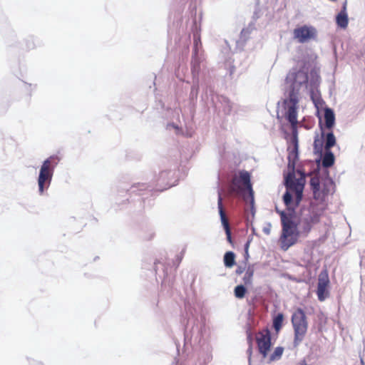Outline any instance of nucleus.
I'll return each instance as SVG.
<instances>
[{
  "label": "nucleus",
  "mask_w": 365,
  "mask_h": 365,
  "mask_svg": "<svg viewBox=\"0 0 365 365\" xmlns=\"http://www.w3.org/2000/svg\"><path fill=\"white\" fill-rule=\"evenodd\" d=\"M235 255L232 252H227L224 256V264L227 267H232L235 264Z\"/></svg>",
  "instance_id": "19"
},
{
  "label": "nucleus",
  "mask_w": 365,
  "mask_h": 365,
  "mask_svg": "<svg viewBox=\"0 0 365 365\" xmlns=\"http://www.w3.org/2000/svg\"><path fill=\"white\" fill-rule=\"evenodd\" d=\"M312 225L305 218H303L299 222L300 236L307 237L312 228Z\"/></svg>",
  "instance_id": "14"
},
{
  "label": "nucleus",
  "mask_w": 365,
  "mask_h": 365,
  "mask_svg": "<svg viewBox=\"0 0 365 365\" xmlns=\"http://www.w3.org/2000/svg\"><path fill=\"white\" fill-rule=\"evenodd\" d=\"M336 22L338 26L346 29L348 26L349 19L346 13V4L344 3L343 9L336 16Z\"/></svg>",
  "instance_id": "12"
},
{
  "label": "nucleus",
  "mask_w": 365,
  "mask_h": 365,
  "mask_svg": "<svg viewBox=\"0 0 365 365\" xmlns=\"http://www.w3.org/2000/svg\"><path fill=\"white\" fill-rule=\"evenodd\" d=\"M284 321V314L282 313H279L274 319H273V327L275 331H279L282 327Z\"/></svg>",
  "instance_id": "20"
},
{
  "label": "nucleus",
  "mask_w": 365,
  "mask_h": 365,
  "mask_svg": "<svg viewBox=\"0 0 365 365\" xmlns=\"http://www.w3.org/2000/svg\"><path fill=\"white\" fill-rule=\"evenodd\" d=\"M291 322L294 329V344L297 346L304 340L308 330L305 312L301 308H297L292 313Z\"/></svg>",
  "instance_id": "3"
},
{
  "label": "nucleus",
  "mask_w": 365,
  "mask_h": 365,
  "mask_svg": "<svg viewBox=\"0 0 365 365\" xmlns=\"http://www.w3.org/2000/svg\"><path fill=\"white\" fill-rule=\"evenodd\" d=\"M247 293V289L242 284L237 285L234 289V294L236 298L242 299Z\"/></svg>",
  "instance_id": "22"
},
{
  "label": "nucleus",
  "mask_w": 365,
  "mask_h": 365,
  "mask_svg": "<svg viewBox=\"0 0 365 365\" xmlns=\"http://www.w3.org/2000/svg\"><path fill=\"white\" fill-rule=\"evenodd\" d=\"M324 119H325L326 127L328 129H331L334 126V122H335L334 113L331 108H325Z\"/></svg>",
  "instance_id": "13"
},
{
  "label": "nucleus",
  "mask_w": 365,
  "mask_h": 365,
  "mask_svg": "<svg viewBox=\"0 0 365 365\" xmlns=\"http://www.w3.org/2000/svg\"><path fill=\"white\" fill-rule=\"evenodd\" d=\"M361 363L362 365H364V359L362 358H361Z\"/></svg>",
  "instance_id": "31"
},
{
  "label": "nucleus",
  "mask_w": 365,
  "mask_h": 365,
  "mask_svg": "<svg viewBox=\"0 0 365 365\" xmlns=\"http://www.w3.org/2000/svg\"><path fill=\"white\" fill-rule=\"evenodd\" d=\"M294 81L300 85L306 83L308 81V76L307 73L302 71H299L295 75Z\"/></svg>",
  "instance_id": "21"
},
{
  "label": "nucleus",
  "mask_w": 365,
  "mask_h": 365,
  "mask_svg": "<svg viewBox=\"0 0 365 365\" xmlns=\"http://www.w3.org/2000/svg\"><path fill=\"white\" fill-rule=\"evenodd\" d=\"M293 147L288 148V169L289 173L285 178V183L288 188L296 192L298 200L302 198V192L305 184V174L300 170H295V165L298 160V142L297 135L293 138Z\"/></svg>",
  "instance_id": "1"
},
{
  "label": "nucleus",
  "mask_w": 365,
  "mask_h": 365,
  "mask_svg": "<svg viewBox=\"0 0 365 365\" xmlns=\"http://www.w3.org/2000/svg\"><path fill=\"white\" fill-rule=\"evenodd\" d=\"M334 155L331 150H325V153L322 158V166L324 168H329L334 163Z\"/></svg>",
  "instance_id": "15"
},
{
  "label": "nucleus",
  "mask_w": 365,
  "mask_h": 365,
  "mask_svg": "<svg viewBox=\"0 0 365 365\" xmlns=\"http://www.w3.org/2000/svg\"><path fill=\"white\" fill-rule=\"evenodd\" d=\"M60 159L58 156H51L46 159L41 167L38 178L39 192L42 194L44 187H48L51 183L53 169L58 163Z\"/></svg>",
  "instance_id": "4"
},
{
  "label": "nucleus",
  "mask_w": 365,
  "mask_h": 365,
  "mask_svg": "<svg viewBox=\"0 0 365 365\" xmlns=\"http://www.w3.org/2000/svg\"><path fill=\"white\" fill-rule=\"evenodd\" d=\"M329 284V279L327 272H321L318 278V284L317 294L318 299L321 302L324 301L329 296L328 287Z\"/></svg>",
  "instance_id": "9"
},
{
  "label": "nucleus",
  "mask_w": 365,
  "mask_h": 365,
  "mask_svg": "<svg viewBox=\"0 0 365 365\" xmlns=\"http://www.w3.org/2000/svg\"><path fill=\"white\" fill-rule=\"evenodd\" d=\"M336 144V138L332 132L328 133L326 136L324 149L330 150V149Z\"/></svg>",
  "instance_id": "18"
},
{
  "label": "nucleus",
  "mask_w": 365,
  "mask_h": 365,
  "mask_svg": "<svg viewBox=\"0 0 365 365\" xmlns=\"http://www.w3.org/2000/svg\"><path fill=\"white\" fill-rule=\"evenodd\" d=\"M254 275V268L252 267H248L245 275L242 278V281L245 285H250L252 283V278Z\"/></svg>",
  "instance_id": "17"
},
{
  "label": "nucleus",
  "mask_w": 365,
  "mask_h": 365,
  "mask_svg": "<svg viewBox=\"0 0 365 365\" xmlns=\"http://www.w3.org/2000/svg\"><path fill=\"white\" fill-rule=\"evenodd\" d=\"M294 38L299 43H304L314 39L317 36V31L312 26H302L296 28L293 31Z\"/></svg>",
  "instance_id": "8"
},
{
  "label": "nucleus",
  "mask_w": 365,
  "mask_h": 365,
  "mask_svg": "<svg viewBox=\"0 0 365 365\" xmlns=\"http://www.w3.org/2000/svg\"><path fill=\"white\" fill-rule=\"evenodd\" d=\"M286 187H287V191L284 193V197H283L284 204L287 206H289L291 205L292 201V194H294L295 196L296 204L298 205L299 203V202L302 200V198L300 200H298L297 197L296 192L294 190H289L287 185H286Z\"/></svg>",
  "instance_id": "16"
},
{
  "label": "nucleus",
  "mask_w": 365,
  "mask_h": 365,
  "mask_svg": "<svg viewBox=\"0 0 365 365\" xmlns=\"http://www.w3.org/2000/svg\"><path fill=\"white\" fill-rule=\"evenodd\" d=\"M322 145V142L320 140H314V146L315 149L321 148Z\"/></svg>",
  "instance_id": "28"
},
{
  "label": "nucleus",
  "mask_w": 365,
  "mask_h": 365,
  "mask_svg": "<svg viewBox=\"0 0 365 365\" xmlns=\"http://www.w3.org/2000/svg\"><path fill=\"white\" fill-rule=\"evenodd\" d=\"M310 185L312 187V191L320 188L322 184H320L319 179L318 178H312L310 180Z\"/></svg>",
  "instance_id": "26"
},
{
  "label": "nucleus",
  "mask_w": 365,
  "mask_h": 365,
  "mask_svg": "<svg viewBox=\"0 0 365 365\" xmlns=\"http://www.w3.org/2000/svg\"><path fill=\"white\" fill-rule=\"evenodd\" d=\"M250 244V241H247L245 246V253L247 255L248 254V249H249Z\"/></svg>",
  "instance_id": "29"
},
{
  "label": "nucleus",
  "mask_w": 365,
  "mask_h": 365,
  "mask_svg": "<svg viewBox=\"0 0 365 365\" xmlns=\"http://www.w3.org/2000/svg\"><path fill=\"white\" fill-rule=\"evenodd\" d=\"M284 351V349L281 346L276 347L274 352L271 354L269 357V361H275L282 356Z\"/></svg>",
  "instance_id": "23"
},
{
  "label": "nucleus",
  "mask_w": 365,
  "mask_h": 365,
  "mask_svg": "<svg viewBox=\"0 0 365 365\" xmlns=\"http://www.w3.org/2000/svg\"><path fill=\"white\" fill-rule=\"evenodd\" d=\"M304 218L307 219L312 225H314L319 222L320 215L317 213H312Z\"/></svg>",
  "instance_id": "24"
},
{
  "label": "nucleus",
  "mask_w": 365,
  "mask_h": 365,
  "mask_svg": "<svg viewBox=\"0 0 365 365\" xmlns=\"http://www.w3.org/2000/svg\"><path fill=\"white\" fill-rule=\"evenodd\" d=\"M334 185L331 180H326L320 188H318L313 191L314 198L320 202L325 201L326 197L331 192V190L334 189Z\"/></svg>",
  "instance_id": "10"
},
{
  "label": "nucleus",
  "mask_w": 365,
  "mask_h": 365,
  "mask_svg": "<svg viewBox=\"0 0 365 365\" xmlns=\"http://www.w3.org/2000/svg\"><path fill=\"white\" fill-rule=\"evenodd\" d=\"M202 46L200 38L197 35L194 36V53L197 55L199 46Z\"/></svg>",
  "instance_id": "25"
},
{
  "label": "nucleus",
  "mask_w": 365,
  "mask_h": 365,
  "mask_svg": "<svg viewBox=\"0 0 365 365\" xmlns=\"http://www.w3.org/2000/svg\"><path fill=\"white\" fill-rule=\"evenodd\" d=\"M247 340L249 344V349L247 351L250 353V354H251L252 350L253 338H252V334L250 329H248L247 331Z\"/></svg>",
  "instance_id": "27"
},
{
  "label": "nucleus",
  "mask_w": 365,
  "mask_h": 365,
  "mask_svg": "<svg viewBox=\"0 0 365 365\" xmlns=\"http://www.w3.org/2000/svg\"><path fill=\"white\" fill-rule=\"evenodd\" d=\"M255 340L259 354L265 359L272 345L269 330L268 329H264L259 331L255 335Z\"/></svg>",
  "instance_id": "7"
},
{
  "label": "nucleus",
  "mask_w": 365,
  "mask_h": 365,
  "mask_svg": "<svg viewBox=\"0 0 365 365\" xmlns=\"http://www.w3.org/2000/svg\"><path fill=\"white\" fill-rule=\"evenodd\" d=\"M242 273V269H241V267H238L237 269H236V274H240Z\"/></svg>",
  "instance_id": "30"
},
{
  "label": "nucleus",
  "mask_w": 365,
  "mask_h": 365,
  "mask_svg": "<svg viewBox=\"0 0 365 365\" xmlns=\"http://www.w3.org/2000/svg\"><path fill=\"white\" fill-rule=\"evenodd\" d=\"M281 221L282 230L279 241L281 249L286 251L297 243L300 232H298L297 224L284 212L281 214Z\"/></svg>",
  "instance_id": "2"
},
{
  "label": "nucleus",
  "mask_w": 365,
  "mask_h": 365,
  "mask_svg": "<svg viewBox=\"0 0 365 365\" xmlns=\"http://www.w3.org/2000/svg\"><path fill=\"white\" fill-rule=\"evenodd\" d=\"M217 206H218V209H219V213L220 215L221 222L224 227V229H225V233L227 235V240L230 243L232 244V240L230 224H229L228 219L225 215V210L223 209L222 198L220 193H219V195H218Z\"/></svg>",
  "instance_id": "11"
},
{
  "label": "nucleus",
  "mask_w": 365,
  "mask_h": 365,
  "mask_svg": "<svg viewBox=\"0 0 365 365\" xmlns=\"http://www.w3.org/2000/svg\"><path fill=\"white\" fill-rule=\"evenodd\" d=\"M247 191L251 195L253 190L251 184V176L249 172L241 170L238 175L232 178L230 187V192L236 195H241Z\"/></svg>",
  "instance_id": "5"
},
{
  "label": "nucleus",
  "mask_w": 365,
  "mask_h": 365,
  "mask_svg": "<svg viewBox=\"0 0 365 365\" xmlns=\"http://www.w3.org/2000/svg\"><path fill=\"white\" fill-rule=\"evenodd\" d=\"M299 103L297 94L292 90L289 95V98L284 101L287 109L285 117L290 123L292 129H297V105Z\"/></svg>",
  "instance_id": "6"
}]
</instances>
